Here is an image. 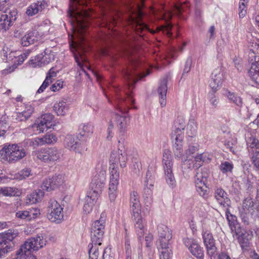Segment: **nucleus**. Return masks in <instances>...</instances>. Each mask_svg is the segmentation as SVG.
<instances>
[{
	"instance_id": "obj_1",
	"label": "nucleus",
	"mask_w": 259,
	"mask_h": 259,
	"mask_svg": "<svg viewBox=\"0 0 259 259\" xmlns=\"http://www.w3.org/2000/svg\"><path fill=\"white\" fill-rule=\"evenodd\" d=\"M131 62L130 66L123 73L124 77L128 82L130 90L139 79H141L149 74L148 70H146V73L143 72L147 69V66H144L143 60L134 58L131 59Z\"/></svg>"
},
{
	"instance_id": "obj_2",
	"label": "nucleus",
	"mask_w": 259,
	"mask_h": 259,
	"mask_svg": "<svg viewBox=\"0 0 259 259\" xmlns=\"http://www.w3.org/2000/svg\"><path fill=\"white\" fill-rule=\"evenodd\" d=\"M134 103L132 96L127 94L126 99H122L117 103L118 112L115 114V121L120 132L124 133L130 123V118L128 116V106Z\"/></svg>"
},
{
	"instance_id": "obj_3",
	"label": "nucleus",
	"mask_w": 259,
	"mask_h": 259,
	"mask_svg": "<svg viewBox=\"0 0 259 259\" xmlns=\"http://www.w3.org/2000/svg\"><path fill=\"white\" fill-rule=\"evenodd\" d=\"M26 155L25 150L18 144L5 145L0 150V158L3 161L15 163Z\"/></svg>"
},
{
	"instance_id": "obj_4",
	"label": "nucleus",
	"mask_w": 259,
	"mask_h": 259,
	"mask_svg": "<svg viewBox=\"0 0 259 259\" xmlns=\"http://www.w3.org/2000/svg\"><path fill=\"white\" fill-rule=\"evenodd\" d=\"M32 155L42 162L53 164L61 158V153L56 147H47L33 151Z\"/></svg>"
},
{
	"instance_id": "obj_5",
	"label": "nucleus",
	"mask_w": 259,
	"mask_h": 259,
	"mask_svg": "<svg viewBox=\"0 0 259 259\" xmlns=\"http://www.w3.org/2000/svg\"><path fill=\"white\" fill-rule=\"evenodd\" d=\"M142 16L143 14L139 10L134 13L131 10V13L127 18L128 25L131 26V28L139 35L143 31L149 30L147 25L141 20Z\"/></svg>"
},
{
	"instance_id": "obj_6",
	"label": "nucleus",
	"mask_w": 259,
	"mask_h": 259,
	"mask_svg": "<svg viewBox=\"0 0 259 259\" xmlns=\"http://www.w3.org/2000/svg\"><path fill=\"white\" fill-rule=\"evenodd\" d=\"M162 162L166 183L169 187L174 188L176 186V182L172 173L173 163L169 151L165 150L163 152Z\"/></svg>"
},
{
	"instance_id": "obj_7",
	"label": "nucleus",
	"mask_w": 259,
	"mask_h": 259,
	"mask_svg": "<svg viewBox=\"0 0 259 259\" xmlns=\"http://www.w3.org/2000/svg\"><path fill=\"white\" fill-rule=\"evenodd\" d=\"M208 177V173L206 169H197L194 177V183L196 191L202 197H205L208 193V188L206 186Z\"/></svg>"
},
{
	"instance_id": "obj_8",
	"label": "nucleus",
	"mask_w": 259,
	"mask_h": 259,
	"mask_svg": "<svg viewBox=\"0 0 259 259\" xmlns=\"http://www.w3.org/2000/svg\"><path fill=\"white\" fill-rule=\"evenodd\" d=\"M48 207V218L49 220L59 223L63 220V208L56 200L50 199Z\"/></svg>"
},
{
	"instance_id": "obj_9",
	"label": "nucleus",
	"mask_w": 259,
	"mask_h": 259,
	"mask_svg": "<svg viewBox=\"0 0 259 259\" xmlns=\"http://www.w3.org/2000/svg\"><path fill=\"white\" fill-rule=\"evenodd\" d=\"M127 161V155L125 151L119 148L112 151L110 158V168H118V165L122 168L126 166Z\"/></svg>"
},
{
	"instance_id": "obj_10",
	"label": "nucleus",
	"mask_w": 259,
	"mask_h": 259,
	"mask_svg": "<svg viewBox=\"0 0 259 259\" xmlns=\"http://www.w3.org/2000/svg\"><path fill=\"white\" fill-rule=\"evenodd\" d=\"M18 232L14 230H9L0 234V251L4 254L10 251L13 246V240L17 236Z\"/></svg>"
},
{
	"instance_id": "obj_11",
	"label": "nucleus",
	"mask_w": 259,
	"mask_h": 259,
	"mask_svg": "<svg viewBox=\"0 0 259 259\" xmlns=\"http://www.w3.org/2000/svg\"><path fill=\"white\" fill-rule=\"evenodd\" d=\"M152 13L156 18L158 20H163L166 24L158 28V31L161 30L163 33H166L168 36H170L172 33L170 32L172 25L168 21L171 19L172 14L170 12L167 11L162 7V10L155 11L152 10Z\"/></svg>"
},
{
	"instance_id": "obj_12",
	"label": "nucleus",
	"mask_w": 259,
	"mask_h": 259,
	"mask_svg": "<svg viewBox=\"0 0 259 259\" xmlns=\"http://www.w3.org/2000/svg\"><path fill=\"white\" fill-rule=\"evenodd\" d=\"M54 118V116L51 113L45 114L35 121L32 125V127L34 131L39 133L46 131L55 125Z\"/></svg>"
},
{
	"instance_id": "obj_13",
	"label": "nucleus",
	"mask_w": 259,
	"mask_h": 259,
	"mask_svg": "<svg viewBox=\"0 0 259 259\" xmlns=\"http://www.w3.org/2000/svg\"><path fill=\"white\" fill-rule=\"evenodd\" d=\"M109 183V197L110 201H114L117 196V187L119 183V171L118 168H110Z\"/></svg>"
},
{
	"instance_id": "obj_14",
	"label": "nucleus",
	"mask_w": 259,
	"mask_h": 259,
	"mask_svg": "<svg viewBox=\"0 0 259 259\" xmlns=\"http://www.w3.org/2000/svg\"><path fill=\"white\" fill-rule=\"evenodd\" d=\"M47 240L45 235H38L27 239L21 247L22 249L31 251V250H38L46 245Z\"/></svg>"
},
{
	"instance_id": "obj_15",
	"label": "nucleus",
	"mask_w": 259,
	"mask_h": 259,
	"mask_svg": "<svg viewBox=\"0 0 259 259\" xmlns=\"http://www.w3.org/2000/svg\"><path fill=\"white\" fill-rule=\"evenodd\" d=\"M66 181L63 174H56L51 178L46 180L42 183L41 188L42 190L50 191L63 185Z\"/></svg>"
},
{
	"instance_id": "obj_16",
	"label": "nucleus",
	"mask_w": 259,
	"mask_h": 259,
	"mask_svg": "<svg viewBox=\"0 0 259 259\" xmlns=\"http://www.w3.org/2000/svg\"><path fill=\"white\" fill-rule=\"evenodd\" d=\"M42 30L43 27L39 26L28 31L22 38L21 45L23 46H28L38 41L46 33Z\"/></svg>"
},
{
	"instance_id": "obj_17",
	"label": "nucleus",
	"mask_w": 259,
	"mask_h": 259,
	"mask_svg": "<svg viewBox=\"0 0 259 259\" xmlns=\"http://www.w3.org/2000/svg\"><path fill=\"white\" fill-rule=\"evenodd\" d=\"M106 176V172L105 167L102 168L100 170H98L91 183V189L95 190V191H102L105 187Z\"/></svg>"
},
{
	"instance_id": "obj_18",
	"label": "nucleus",
	"mask_w": 259,
	"mask_h": 259,
	"mask_svg": "<svg viewBox=\"0 0 259 259\" xmlns=\"http://www.w3.org/2000/svg\"><path fill=\"white\" fill-rule=\"evenodd\" d=\"M54 52L51 50H46L44 52V55L40 54L36 56L34 59H31L29 61V64L34 68L40 67L48 64L54 60Z\"/></svg>"
},
{
	"instance_id": "obj_19",
	"label": "nucleus",
	"mask_w": 259,
	"mask_h": 259,
	"mask_svg": "<svg viewBox=\"0 0 259 259\" xmlns=\"http://www.w3.org/2000/svg\"><path fill=\"white\" fill-rule=\"evenodd\" d=\"M159 246L165 248L168 246L169 240L172 238V235L167 227L163 224H160L157 227Z\"/></svg>"
},
{
	"instance_id": "obj_20",
	"label": "nucleus",
	"mask_w": 259,
	"mask_h": 259,
	"mask_svg": "<svg viewBox=\"0 0 259 259\" xmlns=\"http://www.w3.org/2000/svg\"><path fill=\"white\" fill-rule=\"evenodd\" d=\"M105 225L94 222L91 229V238L92 242H101L104 234Z\"/></svg>"
},
{
	"instance_id": "obj_21",
	"label": "nucleus",
	"mask_w": 259,
	"mask_h": 259,
	"mask_svg": "<svg viewBox=\"0 0 259 259\" xmlns=\"http://www.w3.org/2000/svg\"><path fill=\"white\" fill-rule=\"evenodd\" d=\"M224 73L220 68L214 69L211 74L209 86L214 92H217L222 86L224 81Z\"/></svg>"
},
{
	"instance_id": "obj_22",
	"label": "nucleus",
	"mask_w": 259,
	"mask_h": 259,
	"mask_svg": "<svg viewBox=\"0 0 259 259\" xmlns=\"http://www.w3.org/2000/svg\"><path fill=\"white\" fill-rule=\"evenodd\" d=\"M132 219L134 223V226L137 235L139 237H143L146 226L145 219L142 217L141 212H139L132 214Z\"/></svg>"
},
{
	"instance_id": "obj_23",
	"label": "nucleus",
	"mask_w": 259,
	"mask_h": 259,
	"mask_svg": "<svg viewBox=\"0 0 259 259\" xmlns=\"http://www.w3.org/2000/svg\"><path fill=\"white\" fill-rule=\"evenodd\" d=\"M250 59L251 64L248 71L249 75L256 82H259V56L251 53L250 54Z\"/></svg>"
},
{
	"instance_id": "obj_24",
	"label": "nucleus",
	"mask_w": 259,
	"mask_h": 259,
	"mask_svg": "<svg viewBox=\"0 0 259 259\" xmlns=\"http://www.w3.org/2000/svg\"><path fill=\"white\" fill-rule=\"evenodd\" d=\"M214 197L217 202L224 207L228 208L231 204L227 193L221 188L215 190Z\"/></svg>"
},
{
	"instance_id": "obj_25",
	"label": "nucleus",
	"mask_w": 259,
	"mask_h": 259,
	"mask_svg": "<svg viewBox=\"0 0 259 259\" xmlns=\"http://www.w3.org/2000/svg\"><path fill=\"white\" fill-rule=\"evenodd\" d=\"M47 6L45 0H38L31 4L27 8L26 14L28 16H32L41 12Z\"/></svg>"
},
{
	"instance_id": "obj_26",
	"label": "nucleus",
	"mask_w": 259,
	"mask_h": 259,
	"mask_svg": "<svg viewBox=\"0 0 259 259\" xmlns=\"http://www.w3.org/2000/svg\"><path fill=\"white\" fill-rule=\"evenodd\" d=\"M29 54V53L28 52H26L23 54L18 55V56H15L14 55V53L11 52L10 53L9 59L11 58V60L12 61V62L14 63V64L12 67L4 71H7L8 73H11L17 67L18 65L21 64L24 62Z\"/></svg>"
},
{
	"instance_id": "obj_27",
	"label": "nucleus",
	"mask_w": 259,
	"mask_h": 259,
	"mask_svg": "<svg viewBox=\"0 0 259 259\" xmlns=\"http://www.w3.org/2000/svg\"><path fill=\"white\" fill-rule=\"evenodd\" d=\"M58 138L53 133H48L42 138H36L34 139L33 144L42 146L45 144H54L57 142Z\"/></svg>"
},
{
	"instance_id": "obj_28",
	"label": "nucleus",
	"mask_w": 259,
	"mask_h": 259,
	"mask_svg": "<svg viewBox=\"0 0 259 259\" xmlns=\"http://www.w3.org/2000/svg\"><path fill=\"white\" fill-rule=\"evenodd\" d=\"M167 78H164L161 81L157 89L158 94L159 97V102L162 107H164L166 103V98L167 90Z\"/></svg>"
},
{
	"instance_id": "obj_29",
	"label": "nucleus",
	"mask_w": 259,
	"mask_h": 259,
	"mask_svg": "<svg viewBox=\"0 0 259 259\" xmlns=\"http://www.w3.org/2000/svg\"><path fill=\"white\" fill-rule=\"evenodd\" d=\"M145 181L144 193L147 198L151 197L154 188V177L152 174L148 170L146 175Z\"/></svg>"
},
{
	"instance_id": "obj_30",
	"label": "nucleus",
	"mask_w": 259,
	"mask_h": 259,
	"mask_svg": "<svg viewBox=\"0 0 259 259\" xmlns=\"http://www.w3.org/2000/svg\"><path fill=\"white\" fill-rule=\"evenodd\" d=\"M79 140L76 136L67 135L64 140V146L70 151H75L79 146Z\"/></svg>"
},
{
	"instance_id": "obj_31",
	"label": "nucleus",
	"mask_w": 259,
	"mask_h": 259,
	"mask_svg": "<svg viewBox=\"0 0 259 259\" xmlns=\"http://www.w3.org/2000/svg\"><path fill=\"white\" fill-rule=\"evenodd\" d=\"M130 206L132 213L141 212V204L139 201V197L137 192L133 191L130 195Z\"/></svg>"
},
{
	"instance_id": "obj_32",
	"label": "nucleus",
	"mask_w": 259,
	"mask_h": 259,
	"mask_svg": "<svg viewBox=\"0 0 259 259\" xmlns=\"http://www.w3.org/2000/svg\"><path fill=\"white\" fill-rule=\"evenodd\" d=\"M44 191L41 189V190H38L30 194L27 195L25 198L26 204H34L40 201L44 196Z\"/></svg>"
},
{
	"instance_id": "obj_33",
	"label": "nucleus",
	"mask_w": 259,
	"mask_h": 259,
	"mask_svg": "<svg viewBox=\"0 0 259 259\" xmlns=\"http://www.w3.org/2000/svg\"><path fill=\"white\" fill-rule=\"evenodd\" d=\"M69 109V104L64 101H61L54 104L53 110L58 116H64Z\"/></svg>"
},
{
	"instance_id": "obj_34",
	"label": "nucleus",
	"mask_w": 259,
	"mask_h": 259,
	"mask_svg": "<svg viewBox=\"0 0 259 259\" xmlns=\"http://www.w3.org/2000/svg\"><path fill=\"white\" fill-rule=\"evenodd\" d=\"M235 232L239 242L242 246H247L252 237V235L244 230L240 232L235 230Z\"/></svg>"
},
{
	"instance_id": "obj_35",
	"label": "nucleus",
	"mask_w": 259,
	"mask_h": 259,
	"mask_svg": "<svg viewBox=\"0 0 259 259\" xmlns=\"http://www.w3.org/2000/svg\"><path fill=\"white\" fill-rule=\"evenodd\" d=\"M15 19V17H11L7 14H2L0 15V30L3 31H6L10 26L12 21Z\"/></svg>"
},
{
	"instance_id": "obj_36",
	"label": "nucleus",
	"mask_w": 259,
	"mask_h": 259,
	"mask_svg": "<svg viewBox=\"0 0 259 259\" xmlns=\"http://www.w3.org/2000/svg\"><path fill=\"white\" fill-rule=\"evenodd\" d=\"M101 242H92L89 245V259H98L99 255V249H101L100 247Z\"/></svg>"
},
{
	"instance_id": "obj_37",
	"label": "nucleus",
	"mask_w": 259,
	"mask_h": 259,
	"mask_svg": "<svg viewBox=\"0 0 259 259\" xmlns=\"http://www.w3.org/2000/svg\"><path fill=\"white\" fill-rule=\"evenodd\" d=\"M21 192L16 187H4L0 188V196L13 197L19 196Z\"/></svg>"
},
{
	"instance_id": "obj_38",
	"label": "nucleus",
	"mask_w": 259,
	"mask_h": 259,
	"mask_svg": "<svg viewBox=\"0 0 259 259\" xmlns=\"http://www.w3.org/2000/svg\"><path fill=\"white\" fill-rule=\"evenodd\" d=\"M225 96L228 100L234 103L238 108H241L243 105L242 99L237 94L226 91Z\"/></svg>"
},
{
	"instance_id": "obj_39",
	"label": "nucleus",
	"mask_w": 259,
	"mask_h": 259,
	"mask_svg": "<svg viewBox=\"0 0 259 259\" xmlns=\"http://www.w3.org/2000/svg\"><path fill=\"white\" fill-rule=\"evenodd\" d=\"M199 148V146L197 143L190 144L187 149L185 151V155L186 157L185 162L187 163L191 162V157H193V155L196 153Z\"/></svg>"
},
{
	"instance_id": "obj_40",
	"label": "nucleus",
	"mask_w": 259,
	"mask_h": 259,
	"mask_svg": "<svg viewBox=\"0 0 259 259\" xmlns=\"http://www.w3.org/2000/svg\"><path fill=\"white\" fill-rule=\"evenodd\" d=\"M246 144L248 148L252 149L253 153L259 150V141L253 135L248 134L246 136Z\"/></svg>"
},
{
	"instance_id": "obj_41",
	"label": "nucleus",
	"mask_w": 259,
	"mask_h": 259,
	"mask_svg": "<svg viewBox=\"0 0 259 259\" xmlns=\"http://www.w3.org/2000/svg\"><path fill=\"white\" fill-rule=\"evenodd\" d=\"M197 124L194 119H191L189 121L186 128V134L189 137L193 138L197 134Z\"/></svg>"
},
{
	"instance_id": "obj_42",
	"label": "nucleus",
	"mask_w": 259,
	"mask_h": 259,
	"mask_svg": "<svg viewBox=\"0 0 259 259\" xmlns=\"http://www.w3.org/2000/svg\"><path fill=\"white\" fill-rule=\"evenodd\" d=\"M189 250L192 255L198 258H202L204 256L203 248L200 247L197 242H196L195 244H193V246H191V247L189 248Z\"/></svg>"
},
{
	"instance_id": "obj_43",
	"label": "nucleus",
	"mask_w": 259,
	"mask_h": 259,
	"mask_svg": "<svg viewBox=\"0 0 259 259\" xmlns=\"http://www.w3.org/2000/svg\"><path fill=\"white\" fill-rule=\"evenodd\" d=\"M193 157L194 158V160L192 161L191 160V162L187 163L188 165V168H193L196 167L197 169H199L204 163L200 154H198L195 156H193Z\"/></svg>"
},
{
	"instance_id": "obj_44",
	"label": "nucleus",
	"mask_w": 259,
	"mask_h": 259,
	"mask_svg": "<svg viewBox=\"0 0 259 259\" xmlns=\"http://www.w3.org/2000/svg\"><path fill=\"white\" fill-rule=\"evenodd\" d=\"M102 191H95V190H92L88 193V195L85 197V200L87 202H91L94 204H96L99 199L100 194Z\"/></svg>"
},
{
	"instance_id": "obj_45",
	"label": "nucleus",
	"mask_w": 259,
	"mask_h": 259,
	"mask_svg": "<svg viewBox=\"0 0 259 259\" xmlns=\"http://www.w3.org/2000/svg\"><path fill=\"white\" fill-rule=\"evenodd\" d=\"M253 202L252 198L250 197L246 198L243 201L242 208L240 210V212H243L245 213H249L250 209L253 206Z\"/></svg>"
},
{
	"instance_id": "obj_46",
	"label": "nucleus",
	"mask_w": 259,
	"mask_h": 259,
	"mask_svg": "<svg viewBox=\"0 0 259 259\" xmlns=\"http://www.w3.org/2000/svg\"><path fill=\"white\" fill-rule=\"evenodd\" d=\"M31 175V170L28 168H24L19 171L18 173L15 174L13 177L11 176L10 179L22 180L29 177Z\"/></svg>"
},
{
	"instance_id": "obj_47",
	"label": "nucleus",
	"mask_w": 259,
	"mask_h": 259,
	"mask_svg": "<svg viewBox=\"0 0 259 259\" xmlns=\"http://www.w3.org/2000/svg\"><path fill=\"white\" fill-rule=\"evenodd\" d=\"M173 151L175 156L178 158L185 156L183 149V143L175 142L173 145Z\"/></svg>"
},
{
	"instance_id": "obj_48",
	"label": "nucleus",
	"mask_w": 259,
	"mask_h": 259,
	"mask_svg": "<svg viewBox=\"0 0 259 259\" xmlns=\"http://www.w3.org/2000/svg\"><path fill=\"white\" fill-rule=\"evenodd\" d=\"M93 132V126L90 124H84L80 127V134L82 136H89Z\"/></svg>"
},
{
	"instance_id": "obj_49",
	"label": "nucleus",
	"mask_w": 259,
	"mask_h": 259,
	"mask_svg": "<svg viewBox=\"0 0 259 259\" xmlns=\"http://www.w3.org/2000/svg\"><path fill=\"white\" fill-rule=\"evenodd\" d=\"M171 138L175 141V142L183 143L184 131L174 130Z\"/></svg>"
},
{
	"instance_id": "obj_50",
	"label": "nucleus",
	"mask_w": 259,
	"mask_h": 259,
	"mask_svg": "<svg viewBox=\"0 0 259 259\" xmlns=\"http://www.w3.org/2000/svg\"><path fill=\"white\" fill-rule=\"evenodd\" d=\"M215 92L212 90V92H209L208 94V99L210 104L214 108H216L219 103V99L215 95Z\"/></svg>"
},
{
	"instance_id": "obj_51",
	"label": "nucleus",
	"mask_w": 259,
	"mask_h": 259,
	"mask_svg": "<svg viewBox=\"0 0 259 259\" xmlns=\"http://www.w3.org/2000/svg\"><path fill=\"white\" fill-rule=\"evenodd\" d=\"M233 168V164L228 161H225L222 162L220 166V169L223 173L231 172Z\"/></svg>"
},
{
	"instance_id": "obj_52",
	"label": "nucleus",
	"mask_w": 259,
	"mask_h": 259,
	"mask_svg": "<svg viewBox=\"0 0 259 259\" xmlns=\"http://www.w3.org/2000/svg\"><path fill=\"white\" fill-rule=\"evenodd\" d=\"M185 127V119L183 117H178L175 122V130L184 131Z\"/></svg>"
},
{
	"instance_id": "obj_53",
	"label": "nucleus",
	"mask_w": 259,
	"mask_h": 259,
	"mask_svg": "<svg viewBox=\"0 0 259 259\" xmlns=\"http://www.w3.org/2000/svg\"><path fill=\"white\" fill-rule=\"evenodd\" d=\"M248 3V0H240L239 6V15L240 17H243L246 12V5Z\"/></svg>"
},
{
	"instance_id": "obj_54",
	"label": "nucleus",
	"mask_w": 259,
	"mask_h": 259,
	"mask_svg": "<svg viewBox=\"0 0 259 259\" xmlns=\"http://www.w3.org/2000/svg\"><path fill=\"white\" fill-rule=\"evenodd\" d=\"M58 72L59 71L56 67L51 68L48 72L46 79H48V81H50L51 83L57 76Z\"/></svg>"
},
{
	"instance_id": "obj_55",
	"label": "nucleus",
	"mask_w": 259,
	"mask_h": 259,
	"mask_svg": "<svg viewBox=\"0 0 259 259\" xmlns=\"http://www.w3.org/2000/svg\"><path fill=\"white\" fill-rule=\"evenodd\" d=\"M203 241L205 245L214 243V240L212 234L208 231H206L203 234Z\"/></svg>"
},
{
	"instance_id": "obj_56",
	"label": "nucleus",
	"mask_w": 259,
	"mask_h": 259,
	"mask_svg": "<svg viewBox=\"0 0 259 259\" xmlns=\"http://www.w3.org/2000/svg\"><path fill=\"white\" fill-rule=\"evenodd\" d=\"M159 249H161L160 259H170L171 250L169 249L168 246H167L165 248L160 247Z\"/></svg>"
},
{
	"instance_id": "obj_57",
	"label": "nucleus",
	"mask_w": 259,
	"mask_h": 259,
	"mask_svg": "<svg viewBox=\"0 0 259 259\" xmlns=\"http://www.w3.org/2000/svg\"><path fill=\"white\" fill-rule=\"evenodd\" d=\"M28 211L29 212L28 221L38 217L40 214L39 209L36 208L29 209Z\"/></svg>"
},
{
	"instance_id": "obj_58",
	"label": "nucleus",
	"mask_w": 259,
	"mask_h": 259,
	"mask_svg": "<svg viewBox=\"0 0 259 259\" xmlns=\"http://www.w3.org/2000/svg\"><path fill=\"white\" fill-rule=\"evenodd\" d=\"M94 205L95 204H94L93 203H92L90 201L87 202L84 199V204L83 206V212L86 214L90 213L92 211Z\"/></svg>"
},
{
	"instance_id": "obj_59",
	"label": "nucleus",
	"mask_w": 259,
	"mask_h": 259,
	"mask_svg": "<svg viewBox=\"0 0 259 259\" xmlns=\"http://www.w3.org/2000/svg\"><path fill=\"white\" fill-rule=\"evenodd\" d=\"M13 117L15 118L17 121H25L29 118L28 117H26V115L24 114L23 111L15 113Z\"/></svg>"
},
{
	"instance_id": "obj_60",
	"label": "nucleus",
	"mask_w": 259,
	"mask_h": 259,
	"mask_svg": "<svg viewBox=\"0 0 259 259\" xmlns=\"http://www.w3.org/2000/svg\"><path fill=\"white\" fill-rule=\"evenodd\" d=\"M16 217L22 220L28 221L29 212L28 210H20L16 213Z\"/></svg>"
},
{
	"instance_id": "obj_61",
	"label": "nucleus",
	"mask_w": 259,
	"mask_h": 259,
	"mask_svg": "<svg viewBox=\"0 0 259 259\" xmlns=\"http://www.w3.org/2000/svg\"><path fill=\"white\" fill-rule=\"evenodd\" d=\"M208 254L210 256H213L217 251V247L214 243L209 244L205 245Z\"/></svg>"
},
{
	"instance_id": "obj_62",
	"label": "nucleus",
	"mask_w": 259,
	"mask_h": 259,
	"mask_svg": "<svg viewBox=\"0 0 259 259\" xmlns=\"http://www.w3.org/2000/svg\"><path fill=\"white\" fill-rule=\"evenodd\" d=\"M63 87V81L61 80H57L51 87V90L53 92L59 91Z\"/></svg>"
},
{
	"instance_id": "obj_63",
	"label": "nucleus",
	"mask_w": 259,
	"mask_h": 259,
	"mask_svg": "<svg viewBox=\"0 0 259 259\" xmlns=\"http://www.w3.org/2000/svg\"><path fill=\"white\" fill-rule=\"evenodd\" d=\"M253 163L255 167L259 170V150H256L252 156Z\"/></svg>"
},
{
	"instance_id": "obj_64",
	"label": "nucleus",
	"mask_w": 259,
	"mask_h": 259,
	"mask_svg": "<svg viewBox=\"0 0 259 259\" xmlns=\"http://www.w3.org/2000/svg\"><path fill=\"white\" fill-rule=\"evenodd\" d=\"M183 243L184 245L188 247L189 250V248L193 246V244H195L197 242L194 239L191 238L185 237L183 238Z\"/></svg>"
}]
</instances>
